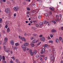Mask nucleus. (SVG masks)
Masks as SVG:
<instances>
[{
	"instance_id": "b1692460",
	"label": "nucleus",
	"mask_w": 63,
	"mask_h": 63,
	"mask_svg": "<svg viewBox=\"0 0 63 63\" xmlns=\"http://www.w3.org/2000/svg\"><path fill=\"white\" fill-rule=\"evenodd\" d=\"M2 57H2V56L0 55V61H1V60H2Z\"/></svg>"
},
{
	"instance_id": "473e14b6",
	"label": "nucleus",
	"mask_w": 63,
	"mask_h": 63,
	"mask_svg": "<svg viewBox=\"0 0 63 63\" xmlns=\"http://www.w3.org/2000/svg\"><path fill=\"white\" fill-rule=\"evenodd\" d=\"M45 16H48V14L47 13H45Z\"/></svg>"
},
{
	"instance_id": "e433bc0d",
	"label": "nucleus",
	"mask_w": 63,
	"mask_h": 63,
	"mask_svg": "<svg viewBox=\"0 0 63 63\" xmlns=\"http://www.w3.org/2000/svg\"><path fill=\"white\" fill-rule=\"evenodd\" d=\"M50 37L51 38H52L53 37V35L52 34H51L50 35Z\"/></svg>"
},
{
	"instance_id": "dca6fc26",
	"label": "nucleus",
	"mask_w": 63,
	"mask_h": 63,
	"mask_svg": "<svg viewBox=\"0 0 63 63\" xmlns=\"http://www.w3.org/2000/svg\"><path fill=\"white\" fill-rule=\"evenodd\" d=\"M4 42L6 43V42H7V41H8V38L7 37H6L5 38L4 40Z\"/></svg>"
},
{
	"instance_id": "aec40b11",
	"label": "nucleus",
	"mask_w": 63,
	"mask_h": 63,
	"mask_svg": "<svg viewBox=\"0 0 63 63\" xmlns=\"http://www.w3.org/2000/svg\"><path fill=\"white\" fill-rule=\"evenodd\" d=\"M36 53H37V51H34V52H33V54H34V55H36Z\"/></svg>"
},
{
	"instance_id": "a878e982",
	"label": "nucleus",
	"mask_w": 63,
	"mask_h": 63,
	"mask_svg": "<svg viewBox=\"0 0 63 63\" xmlns=\"http://www.w3.org/2000/svg\"><path fill=\"white\" fill-rule=\"evenodd\" d=\"M19 43H16L15 44V46H19Z\"/></svg>"
},
{
	"instance_id": "393cba45",
	"label": "nucleus",
	"mask_w": 63,
	"mask_h": 63,
	"mask_svg": "<svg viewBox=\"0 0 63 63\" xmlns=\"http://www.w3.org/2000/svg\"><path fill=\"white\" fill-rule=\"evenodd\" d=\"M48 46V45H44V47H47V46Z\"/></svg>"
},
{
	"instance_id": "6e6d98bb",
	"label": "nucleus",
	"mask_w": 63,
	"mask_h": 63,
	"mask_svg": "<svg viewBox=\"0 0 63 63\" xmlns=\"http://www.w3.org/2000/svg\"><path fill=\"white\" fill-rule=\"evenodd\" d=\"M13 61L12 60H11L10 61V63H13Z\"/></svg>"
},
{
	"instance_id": "c85d7f7f",
	"label": "nucleus",
	"mask_w": 63,
	"mask_h": 63,
	"mask_svg": "<svg viewBox=\"0 0 63 63\" xmlns=\"http://www.w3.org/2000/svg\"><path fill=\"white\" fill-rule=\"evenodd\" d=\"M11 58L13 59V60L15 61V57H11Z\"/></svg>"
},
{
	"instance_id": "f8f14e48",
	"label": "nucleus",
	"mask_w": 63,
	"mask_h": 63,
	"mask_svg": "<svg viewBox=\"0 0 63 63\" xmlns=\"http://www.w3.org/2000/svg\"><path fill=\"white\" fill-rule=\"evenodd\" d=\"M10 43L11 45H14V41L13 40H11L10 41Z\"/></svg>"
},
{
	"instance_id": "39448f33",
	"label": "nucleus",
	"mask_w": 63,
	"mask_h": 63,
	"mask_svg": "<svg viewBox=\"0 0 63 63\" xmlns=\"http://www.w3.org/2000/svg\"><path fill=\"white\" fill-rule=\"evenodd\" d=\"M40 40L41 41L44 42L45 40V38L44 37H42L40 38Z\"/></svg>"
},
{
	"instance_id": "0eeeda50",
	"label": "nucleus",
	"mask_w": 63,
	"mask_h": 63,
	"mask_svg": "<svg viewBox=\"0 0 63 63\" xmlns=\"http://www.w3.org/2000/svg\"><path fill=\"white\" fill-rule=\"evenodd\" d=\"M10 11V9H6L5 10V12L6 13H8Z\"/></svg>"
},
{
	"instance_id": "4d7b16f0",
	"label": "nucleus",
	"mask_w": 63,
	"mask_h": 63,
	"mask_svg": "<svg viewBox=\"0 0 63 63\" xmlns=\"http://www.w3.org/2000/svg\"><path fill=\"white\" fill-rule=\"evenodd\" d=\"M2 33H5V31H2Z\"/></svg>"
},
{
	"instance_id": "338daca9",
	"label": "nucleus",
	"mask_w": 63,
	"mask_h": 63,
	"mask_svg": "<svg viewBox=\"0 0 63 63\" xmlns=\"http://www.w3.org/2000/svg\"><path fill=\"white\" fill-rule=\"evenodd\" d=\"M28 21H26V23H28Z\"/></svg>"
},
{
	"instance_id": "ea45409f",
	"label": "nucleus",
	"mask_w": 63,
	"mask_h": 63,
	"mask_svg": "<svg viewBox=\"0 0 63 63\" xmlns=\"http://www.w3.org/2000/svg\"><path fill=\"white\" fill-rule=\"evenodd\" d=\"M14 49H17V47H14Z\"/></svg>"
},
{
	"instance_id": "8fccbe9b",
	"label": "nucleus",
	"mask_w": 63,
	"mask_h": 63,
	"mask_svg": "<svg viewBox=\"0 0 63 63\" xmlns=\"http://www.w3.org/2000/svg\"><path fill=\"white\" fill-rule=\"evenodd\" d=\"M48 39H49V40L50 39V37H49V36H48Z\"/></svg>"
},
{
	"instance_id": "e2e57ef3",
	"label": "nucleus",
	"mask_w": 63,
	"mask_h": 63,
	"mask_svg": "<svg viewBox=\"0 0 63 63\" xmlns=\"http://www.w3.org/2000/svg\"><path fill=\"white\" fill-rule=\"evenodd\" d=\"M16 62H17V61H18V60L17 59H16Z\"/></svg>"
},
{
	"instance_id": "f3484780",
	"label": "nucleus",
	"mask_w": 63,
	"mask_h": 63,
	"mask_svg": "<svg viewBox=\"0 0 63 63\" xmlns=\"http://www.w3.org/2000/svg\"><path fill=\"white\" fill-rule=\"evenodd\" d=\"M5 60V56H3L2 61H4Z\"/></svg>"
},
{
	"instance_id": "7c9ffc66",
	"label": "nucleus",
	"mask_w": 63,
	"mask_h": 63,
	"mask_svg": "<svg viewBox=\"0 0 63 63\" xmlns=\"http://www.w3.org/2000/svg\"><path fill=\"white\" fill-rule=\"evenodd\" d=\"M49 15H51L52 14V12H51V11L49 12Z\"/></svg>"
},
{
	"instance_id": "4c0bfd02",
	"label": "nucleus",
	"mask_w": 63,
	"mask_h": 63,
	"mask_svg": "<svg viewBox=\"0 0 63 63\" xmlns=\"http://www.w3.org/2000/svg\"><path fill=\"white\" fill-rule=\"evenodd\" d=\"M29 13H30V12L28 11L27 12V15H29Z\"/></svg>"
},
{
	"instance_id": "412c9836",
	"label": "nucleus",
	"mask_w": 63,
	"mask_h": 63,
	"mask_svg": "<svg viewBox=\"0 0 63 63\" xmlns=\"http://www.w3.org/2000/svg\"><path fill=\"white\" fill-rule=\"evenodd\" d=\"M39 24L40 26H41V25H43V22H39Z\"/></svg>"
},
{
	"instance_id": "bf43d9fd",
	"label": "nucleus",
	"mask_w": 63,
	"mask_h": 63,
	"mask_svg": "<svg viewBox=\"0 0 63 63\" xmlns=\"http://www.w3.org/2000/svg\"><path fill=\"white\" fill-rule=\"evenodd\" d=\"M27 17H29V16L28 15H27Z\"/></svg>"
},
{
	"instance_id": "603ef678",
	"label": "nucleus",
	"mask_w": 63,
	"mask_h": 63,
	"mask_svg": "<svg viewBox=\"0 0 63 63\" xmlns=\"http://www.w3.org/2000/svg\"><path fill=\"white\" fill-rule=\"evenodd\" d=\"M27 35H28V34H26V33H25V36H26Z\"/></svg>"
},
{
	"instance_id": "a19ab883",
	"label": "nucleus",
	"mask_w": 63,
	"mask_h": 63,
	"mask_svg": "<svg viewBox=\"0 0 63 63\" xmlns=\"http://www.w3.org/2000/svg\"><path fill=\"white\" fill-rule=\"evenodd\" d=\"M5 23L6 24H9V23L8 22L6 21V22Z\"/></svg>"
},
{
	"instance_id": "13d9d810",
	"label": "nucleus",
	"mask_w": 63,
	"mask_h": 63,
	"mask_svg": "<svg viewBox=\"0 0 63 63\" xmlns=\"http://www.w3.org/2000/svg\"><path fill=\"white\" fill-rule=\"evenodd\" d=\"M45 52H46V53H47V52H48V51H47V50H46L45 51Z\"/></svg>"
},
{
	"instance_id": "6ab92c4d",
	"label": "nucleus",
	"mask_w": 63,
	"mask_h": 63,
	"mask_svg": "<svg viewBox=\"0 0 63 63\" xmlns=\"http://www.w3.org/2000/svg\"><path fill=\"white\" fill-rule=\"evenodd\" d=\"M24 45H25V46H28L29 45V44L27 43H26L24 44Z\"/></svg>"
},
{
	"instance_id": "5701e85b",
	"label": "nucleus",
	"mask_w": 63,
	"mask_h": 63,
	"mask_svg": "<svg viewBox=\"0 0 63 63\" xmlns=\"http://www.w3.org/2000/svg\"><path fill=\"white\" fill-rule=\"evenodd\" d=\"M7 33H9V32H10V29L9 28H7Z\"/></svg>"
},
{
	"instance_id": "2eb2a0df",
	"label": "nucleus",
	"mask_w": 63,
	"mask_h": 63,
	"mask_svg": "<svg viewBox=\"0 0 63 63\" xmlns=\"http://www.w3.org/2000/svg\"><path fill=\"white\" fill-rule=\"evenodd\" d=\"M59 42V39H57L56 40V43H58Z\"/></svg>"
},
{
	"instance_id": "2f4dec72",
	"label": "nucleus",
	"mask_w": 63,
	"mask_h": 63,
	"mask_svg": "<svg viewBox=\"0 0 63 63\" xmlns=\"http://www.w3.org/2000/svg\"><path fill=\"white\" fill-rule=\"evenodd\" d=\"M49 42L50 43H51V44H53V41H52L50 40L49 41Z\"/></svg>"
},
{
	"instance_id": "0e129e2a",
	"label": "nucleus",
	"mask_w": 63,
	"mask_h": 63,
	"mask_svg": "<svg viewBox=\"0 0 63 63\" xmlns=\"http://www.w3.org/2000/svg\"><path fill=\"white\" fill-rule=\"evenodd\" d=\"M19 37L20 38V39H21V36H19Z\"/></svg>"
},
{
	"instance_id": "052dcab7",
	"label": "nucleus",
	"mask_w": 63,
	"mask_h": 63,
	"mask_svg": "<svg viewBox=\"0 0 63 63\" xmlns=\"http://www.w3.org/2000/svg\"><path fill=\"white\" fill-rule=\"evenodd\" d=\"M42 1L41 0H40L39 1V3H42Z\"/></svg>"
},
{
	"instance_id": "7ed1b4c3",
	"label": "nucleus",
	"mask_w": 63,
	"mask_h": 63,
	"mask_svg": "<svg viewBox=\"0 0 63 63\" xmlns=\"http://www.w3.org/2000/svg\"><path fill=\"white\" fill-rule=\"evenodd\" d=\"M41 51V53H42V54H44V52L45 51V49L44 48H43Z\"/></svg>"
},
{
	"instance_id": "680f3d73",
	"label": "nucleus",
	"mask_w": 63,
	"mask_h": 63,
	"mask_svg": "<svg viewBox=\"0 0 63 63\" xmlns=\"http://www.w3.org/2000/svg\"><path fill=\"white\" fill-rule=\"evenodd\" d=\"M10 53L11 54H12V53H13V51H11V52H10Z\"/></svg>"
},
{
	"instance_id": "c756f323",
	"label": "nucleus",
	"mask_w": 63,
	"mask_h": 63,
	"mask_svg": "<svg viewBox=\"0 0 63 63\" xmlns=\"http://www.w3.org/2000/svg\"><path fill=\"white\" fill-rule=\"evenodd\" d=\"M2 22V19L1 18H0V23H1Z\"/></svg>"
},
{
	"instance_id": "bb28decb",
	"label": "nucleus",
	"mask_w": 63,
	"mask_h": 63,
	"mask_svg": "<svg viewBox=\"0 0 63 63\" xmlns=\"http://www.w3.org/2000/svg\"><path fill=\"white\" fill-rule=\"evenodd\" d=\"M33 35L34 36H37V34H35V33H34L33 34Z\"/></svg>"
},
{
	"instance_id": "37998d69",
	"label": "nucleus",
	"mask_w": 63,
	"mask_h": 63,
	"mask_svg": "<svg viewBox=\"0 0 63 63\" xmlns=\"http://www.w3.org/2000/svg\"><path fill=\"white\" fill-rule=\"evenodd\" d=\"M27 10L28 11H30V8H29V7H28L27 8Z\"/></svg>"
},
{
	"instance_id": "4468645a",
	"label": "nucleus",
	"mask_w": 63,
	"mask_h": 63,
	"mask_svg": "<svg viewBox=\"0 0 63 63\" xmlns=\"http://www.w3.org/2000/svg\"><path fill=\"white\" fill-rule=\"evenodd\" d=\"M30 53L31 55H32V56H33V55H34L33 52L31 51H30Z\"/></svg>"
},
{
	"instance_id": "9b49d317",
	"label": "nucleus",
	"mask_w": 63,
	"mask_h": 63,
	"mask_svg": "<svg viewBox=\"0 0 63 63\" xmlns=\"http://www.w3.org/2000/svg\"><path fill=\"white\" fill-rule=\"evenodd\" d=\"M49 9L50 10H51L53 11H54V8L52 7H50L49 8Z\"/></svg>"
},
{
	"instance_id": "c9c22d12",
	"label": "nucleus",
	"mask_w": 63,
	"mask_h": 63,
	"mask_svg": "<svg viewBox=\"0 0 63 63\" xmlns=\"http://www.w3.org/2000/svg\"><path fill=\"white\" fill-rule=\"evenodd\" d=\"M4 50H5V49H6V46H4Z\"/></svg>"
},
{
	"instance_id": "6e6552de",
	"label": "nucleus",
	"mask_w": 63,
	"mask_h": 63,
	"mask_svg": "<svg viewBox=\"0 0 63 63\" xmlns=\"http://www.w3.org/2000/svg\"><path fill=\"white\" fill-rule=\"evenodd\" d=\"M5 52H9L10 51V50L9 49L5 50H4Z\"/></svg>"
},
{
	"instance_id": "a211bd4d",
	"label": "nucleus",
	"mask_w": 63,
	"mask_h": 63,
	"mask_svg": "<svg viewBox=\"0 0 63 63\" xmlns=\"http://www.w3.org/2000/svg\"><path fill=\"white\" fill-rule=\"evenodd\" d=\"M21 39L23 41H25V39L24 37H22Z\"/></svg>"
},
{
	"instance_id": "72a5a7b5",
	"label": "nucleus",
	"mask_w": 63,
	"mask_h": 63,
	"mask_svg": "<svg viewBox=\"0 0 63 63\" xmlns=\"http://www.w3.org/2000/svg\"><path fill=\"white\" fill-rule=\"evenodd\" d=\"M41 17H41V16H38V18L39 19H40V18H41Z\"/></svg>"
},
{
	"instance_id": "3c124183",
	"label": "nucleus",
	"mask_w": 63,
	"mask_h": 63,
	"mask_svg": "<svg viewBox=\"0 0 63 63\" xmlns=\"http://www.w3.org/2000/svg\"><path fill=\"white\" fill-rule=\"evenodd\" d=\"M45 60H47V57H46L45 58Z\"/></svg>"
},
{
	"instance_id": "c03bdc74",
	"label": "nucleus",
	"mask_w": 63,
	"mask_h": 63,
	"mask_svg": "<svg viewBox=\"0 0 63 63\" xmlns=\"http://www.w3.org/2000/svg\"><path fill=\"white\" fill-rule=\"evenodd\" d=\"M5 28L6 29H7L8 28V26H7V25L5 26Z\"/></svg>"
},
{
	"instance_id": "f704fd0d",
	"label": "nucleus",
	"mask_w": 63,
	"mask_h": 63,
	"mask_svg": "<svg viewBox=\"0 0 63 63\" xmlns=\"http://www.w3.org/2000/svg\"><path fill=\"white\" fill-rule=\"evenodd\" d=\"M59 39L60 40V41H61V40H62V38L61 37H59Z\"/></svg>"
},
{
	"instance_id": "20e7f679",
	"label": "nucleus",
	"mask_w": 63,
	"mask_h": 63,
	"mask_svg": "<svg viewBox=\"0 0 63 63\" xmlns=\"http://www.w3.org/2000/svg\"><path fill=\"white\" fill-rule=\"evenodd\" d=\"M15 11H17L18 10V6H16V7H14L13 8Z\"/></svg>"
},
{
	"instance_id": "09e8293b",
	"label": "nucleus",
	"mask_w": 63,
	"mask_h": 63,
	"mask_svg": "<svg viewBox=\"0 0 63 63\" xmlns=\"http://www.w3.org/2000/svg\"><path fill=\"white\" fill-rule=\"evenodd\" d=\"M43 36V35H40L39 36L40 37H42Z\"/></svg>"
},
{
	"instance_id": "cd10ccee",
	"label": "nucleus",
	"mask_w": 63,
	"mask_h": 63,
	"mask_svg": "<svg viewBox=\"0 0 63 63\" xmlns=\"http://www.w3.org/2000/svg\"><path fill=\"white\" fill-rule=\"evenodd\" d=\"M52 22L54 23V24H56V22L55 21H52Z\"/></svg>"
},
{
	"instance_id": "f03ea898",
	"label": "nucleus",
	"mask_w": 63,
	"mask_h": 63,
	"mask_svg": "<svg viewBox=\"0 0 63 63\" xmlns=\"http://www.w3.org/2000/svg\"><path fill=\"white\" fill-rule=\"evenodd\" d=\"M56 17L57 19H55V21H56L57 22V21H58L59 20V16H58V15H56Z\"/></svg>"
},
{
	"instance_id": "864d4df0",
	"label": "nucleus",
	"mask_w": 63,
	"mask_h": 63,
	"mask_svg": "<svg viewBox=\"0 0 63 63\" xmlns=\"http://www.w3.org/2000/svg\"><path fill=\"white\" fill-rule=\"evenodd\" d=\"M61 29H62V30H63V27H61Z\"/></svg>"
},
{
	"instance_id": "69168bd1",
	"label": "nucleus",
	"mask_w": 63,
	"mask_h": 63,
	"mask_svg": "<svg viewBox=\"0 0 63 63\" xmlns=\"http://www.w3.org/2000/svg\"><path fill=\"white\" fill-rule=\"evenodd\" d=\"M30 23H33V22H32V21H30Z\"/></svg>"
},
{
	"instance_id": "49530a36",
	"label": "nucleus",
	"mask_w": 63,
	"mask_h": 63,
	"mask_svg": "<svg viewBox=\"0 0 63 63\" xmlns=\"http://www.w3.org/2000/svg\"><path fill=\"white\" fill-rule=\"evenodd\" d=\"M36 57L37 58H38V57H39V55H36Z\"/></svg>"
},
{
	"instance_id": "a18cd8bd",
	"label": "nucleus",
	"mask_w": 63,
	"mask_h": 63,
	"mask_svg": "<svg viewBox=\"0 0 63 63\" xmlns=\"http://www.w3.org/2000/svg\"><path fill=\"white\" fill-rule=\"evenodd\" d=\"M36 27H39V25H38V24H36Z\"/></svg>"
},
{
	"instance_id": "423d86ee",
	"label": "nucleus",
	"mask_w": 63,
	"mask_h": 63,
	"mask_svg": "<svg viewBox=\"0 0 63 63\" xmlns=\"http://www.w3.org/2000/svg\"><path fill=\"white\" fill-rule=\"evenodd\" d=\"M22 47L23 49H25V48H26V46L25 45H22Z\"/></svg>"
},
{
	"instance_id": "5fc2aeb1",
	"label": "nucleus",
	"mask_w": 63,
	"mask_h": 63,
	"mask_svg": "<svg viewBox=\"0 0 63 63\" xmlns=\"http://www.w3.org/2000/svg\"><path fill=\"white\" fill-rule=\"evenodd\" d=\"M33 22L34 23H35L36 22V20H33Z\"/></svg>"
},
{
	"instance_id": "1a4fd4ad",
	"label": "nucleus",
	"mask_w": 63,
	"mask_h": 63,
	"mask_svg": "<svg viewBox=\"0 0 63 63\" xmlns=\"http://www.w3.org/2000/svg\"><path fill=\"white\" fill-rule=\"evenodd\" d=\"M51 32L52 33H55L56 32V31L55 30L53 29L51 30Z\"/></svg>"
},
{
	"instance_id": "774afa93",
	"label": "nucleus",
	"mask_w": 63,
	"mask_h": 63,
	"mask_svg": "<svg viewBox=\"0 0 63 63\" xmlns=\"http://www.w3.org/2000/svg\"><path fill=\"white\" fill-rule=\"evenodd\" d=\"M63 63V61H61V63Z\"/></svg>"
},
{
	"instance_id": "58836bf2",
	"label": "nucleus",
	"mask_w": 63,
	"mask_h": 63,
	"mask_svg": "<svg viewBox=\"0 0 63 63\" xmlns=\"http://www.w3.org/2000/svg\"><path fill=\"white\" fill-rule=\"evenodd\" d=\"M1 1L2 2H5L6 1V0H1Z\"/></svg>"
},
{
	"instance_id": "de8ad7c7",
	"label": "nucleus",
	"mask_w": 63,
	"mask_h": 63,
	"mask_svg": "<svg viewBox=\"0 0 63 63\" xmlns=\"http://www.w3.org/2000/svg\"><path fill=\"white\" fill-rule=\"evenodd\" d=\"M60 17L61 18L62 17V16H61V14H60L59 15Z\"/></svg>"
},
{
	"instance_id": "79ce46f5",
	"label": "nucleus",
	"mask_w": 63,
	"mask_h": 63,
	"mask_svg": "<svg viewBox=\"0 0 63 63\" xmlns=\"http://www.w3.org/2000/svg\"><path fill=\"white\" fill-rule=\"evenodd\" d=\"M2 61L3 62V63H6V61Z\"/></svg>"
},
{
	"instance_id": "f257e3e1",
	"label": "nucleus",
	"mask_w": 63,
	"mask_h": 63,
	"mask_svg": "<svg viewBox=\"0 0 63 63\" xmlns=\"http://www.w3.org/2000/svg\"><path fill=\"white\" fill-rule=\"evenodd\" d=\"M50 59L52 61H53L54 60V57L53 54H51L50 55Z\"/></svg>"
},
{
	"instance_id": "4be33fe9",
	"label": "nucleus",
	"mask_w": 63,
	"mask_h": 63,
	"mask_svg": "<svg viewBox=\"0 0 63 63\" xmlns=\"http://www.w3.org/2000/svg\"><path fill=\"white\" fill-rule=\"evenodd\" d=\"M31 46L32 47H34V46H35V45L31 43Z\"/></svg>"
},
{
	"instance_id": "ddd939ff",
	"label": "nucleus",
	"mask_w": 63,
	"mask_h": 63,
	"mask_svg": "<svg viewBox=\"0 0 63 63\" xmlns=\"http://www.w3.org/2000/svg\"><path fill=\"white\" fill-rule=\"evenodd\" d=\"M45 21H46V22ZM48 23H49V22H46V21H44L43 22V24H47Z\"/></svg>"
},
{
	"instance_id": "9d476101",
	"label": "nucleus",
	"mask_w": 63,
	"mask_h": 63,
	"mask_svg": "<svg viewBox=\"0 0 63 63\" xmlns=\"http://www.w3.org/2000/svg\"><path fill=\"white\" fill-rule=\"evenodd\" d=\"M37 42H38V40H37L36 41L35 39L33 40L32 41V43H37Z\"/></svg>"
}]
</instances>
